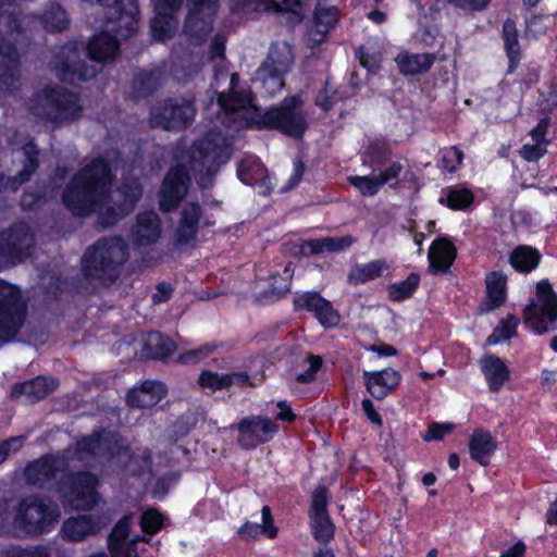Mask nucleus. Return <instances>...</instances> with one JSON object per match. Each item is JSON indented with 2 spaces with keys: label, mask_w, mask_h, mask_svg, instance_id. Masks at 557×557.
<instances>
[{
  "label": "nucleus",
  "mask_w": 557,
  "mask_h": 557,
  "mask_svg": "<svg viewBox=\"0 0 557 557\" xmlns=\"http://www.w3.org/2000/svg\"><path fill=\"white\" fill-rule=\"evenodd\" d=\"M261 515L262 524L247 521L238 529L237 533L242 539L256 540L262 534L267 535L269 539L276 536L277 529L273 525L270 508L264 506L261 510Z\"/></svg>",
  "instance_id": "f704fd0d"
},
{
  "label": "nucleus",
  "mask_w": 557,
  "mask_h": 557,
  "mask_svg": "<svg viewBox=\"0 0 557 557\" xmlns=\"http://www.w3.org/2000/svg\"><path fill=\"white\" fill-rule=\"evenodd\" d=\"M270 0H232V9L239 12L269 11Z\"/></svg>",
  "instance_id": "052dcab7"
},
{
  "label": "nucleus",
  "mask_w": 557,
  "mask_h": 557,
  "mask_svg": "<svg viewBox=\"0 0 557 557\" xmlns=\"http://www.w3.org/2000/svg\"><path fill=\"white\" fill-rule=\"evenodd\" d=\"M428 257L433 269L444 272L454 262L456 248L447 238H438L432 243Z\"/></svg>",
  "instance_id": "72a5a7b5"
},
{
  "label": "nucleus",
  "mask_w": 557,
  "mask_h": 557,
  "mask_svg": "<svg viewBox=\"0 0 557 557\" xmlns=\"http://www.w3.org/2000/svg\"><path fill=\"white\" fill-rule=\"evenodd\" d=\"M33 247V235L25 224H17L0 235V269L22 261Z\"/></svg>",
  "instance_id": "9b49d317"
},
{
  "label": "nucleus",
  "mask_w": 557,
  "mask_h": 557,
  "mask_svg": "<svg viewBox=\"0 0 557 557\" xmlns=\"http://www.w3.org/2000/svg\"><path fill=\"white\" fill-rule=\"evenodd\" d=\"M162 383L146 381L139 387L133 388L127 395V404L132 407L150 408L157 405L165 395Z\"/></svg>",
  "instance_id": "5701e85b"
},
{
  "label": "nucleus",
  "mask_w": 557,
  "mask_h": 557,
  "mask_svg": "<svg viewBox=\"0 0 557 557\" xmlns=\"http://www.w3.org/2000/svg\"><path fill=\"white\" fill-rule=\"evenodd\" d=\"M44 24L48 32H65L69 26L66 12L59 5H52L44 15Z\"/></svg>",
  "instance_id": "a18cd8bd"
},
{
  "label": "nucleus",
  "mask_w": 557,
  "mask_h": 557,
  "mask_svg": "<svg viewBox=\"0 0 557 557\" xmlns=\"http://www.w3.org/2000/svg\"><path fill=\"white\" fill-rule=\"evenodd\" d=\"M119 46L116 37H91L87 45V52L90 60L104 63L114 59Z\"/></svg>",
  "instance_id": "c9c22d12"
},
{
  "label": "nucleus",
  "mask_w": 557,
  "mask_h": 557,
  "mask_svg": "<svg viewBox=\"0 0 557 557\" xmlns=\"http://www.w3.org/2000/svg\"><path fill=\"white\" fill-rule=\"evenodd\" d=\"M355 243V238L350 235L342 237H321L307 242V247L312 253H321L324 251L339 252L349 248Z\"/></svg>",
  "instance_id": "ea45409f"
},
{
  "label": "nucleus",
  "mask_w": 557,
  "mask_h": 557,
  "mask_svg": "<svg viewBox=\"0 0 557 557\" xmlns=\"http://www.w3.org/2000/svg\"><path fill=\"white\" fill-rule=\"evenodd\" d=\"M486 300L487 310L500 306L506 298V275L502 272H492L486 275Z\"/></svg>",
  "instance_id": "58836bf2"
},
{
  "label": "nucleus",
  "mask_w": 557,
  "mask_h": 557,
  "mask_svg": "<svg viewBox=\"0 0 557 557\" xmlns=\"http://www.w3.org/2000/svg\"><path fill=\"white\" fill-rule=\"evenodd\" d=\"M193 102L187 99L166 100L154 106L150 112V124L163 129H181L194 119Z\"/></svg>",
  "instance_id": "9d476101"
},
{
  "label": "nucleus",
  "mask_w": 557,
  "mask_h": 557,
  "mask_svg": "<svg viewBox=\"0 0 557 557\" xmlns=\"http://www.w3.org/2000/svg\"><path fill=\"white\" fill-rule=\"evenodd\" d=\"M395 62L399 72L406 76H416L426 73L435 62L433 53H411L401 51Z\"/></svg>",
  "instance_id": "a878e982"
},
{
  "label": "nucleus",
  "mask_w": 557,
  "mask_h": 557,
  "mask_svg": "<svg viewBox=\"0 0 557 557\" xmlns=\"http://www.w3.org/2000/svg\"><path fill=\"white\" fill-rule=\"evenodd\" d=\"M26 161L24 169L20 172L15 180H18V184L26 182L29 176L35 172L37 168L36 151L33 144L27 145L25 148Z\"/></svg>",
  "instance_id": "13d9d810"
},
{
  "label": "nucleus",
  "mask_w": 557,
  "mask_h": 557,
  "mask_svg": "<svg viewBox=\"0 0 557 557\" xmlns=\"http://www.w3.org/2000/svg\"><path fill=\"white\" fill-rule=\"evenodd\" d=\"M297 309H305L313 313L318 321L325 327H333L339 322V314L331 302L322 298L318 293H304L294 298Z\"/></svg>",
  "instance_id": "a211bd4d"
},
{
  "label": "nucleus",
  "mask_w": 557,
  "mask_h": 557,
  "mask_svg": "<svg viewBox=\"0 0 557 557\" xmlns=\"http://www.w3.org/2000/svg\"><path fill=\"white\" fill-rule=\"evenodd\" d=\"M313 535L319 542H329L334 535V527L326 515L310 516Z\"/></svg>",
  "instance_id": "09e8293b"
},
{
  "label": "nucleus",
  "mask_w": 557,
  "mask_h": 557,
  "mask_svg": "<svg viewBox=\"0 0 557 557\" xmlns=\"http://www.w3.org/2000/svg\"><path fill=\"white\" fill-rule=\"evenodd\" d=\"M327 490L323 486L315 488L312 495L310 516L326 515Z\"/></svg>",
  "instance_id": "e2e57ef3"
},
{
  "label": "nucleus",
  "mask_w": 557,
  "mask_h": 557,
  "mask_svg": "<svg viewBox=\"0 0 557 557\" xmlns=\"http://www.w3.org/2000/svg\"><path fill=\"white\" fill-rule=\"evenodd\" d=\"M391 269L389 263L385 259H376L367 263L355 264L347 276L350 284H364L369 281L379 278Z\"/></svg>",
  "instance_id": "473e14b6"
},
{
  "label": "nucleus",
  "mask_w": 557,
  "mask_h": 557,
  "mask_svg": "<svg viewBox=\"0 0 557 557\" xmlns=\"http://www.w3.org/2000/svg\"><path fill=\"white\" fill-rule=\"evenodd\" d=\"M548 119H542L530 133V141L520 149V156L527 161H537L547 152L546 133Z\"/></svg>",
  "instance_id": "bb28decb"
},
{
  "label": "nucleus",
  "mask_w": 557,
  "mask_h": 557,
  "mask_svg": "<svg viewBox=\"0 0 557 557\" xmlns=\"http://www.w3.org/2000/svg\"><path fill=\"white\" fill-rule=\"evenodd\" d=\"M100 529L101 524L91 516H81L67 519L62 525L61 533L64 539L78 542Z\"/></svg>",
  "instance_id": "2f4dec72"
},
{
  "label": "nucleus",
  "mask_w": 557,
  "mask_h": 557,
  "mask_svg": "<svg viewBox=\"0 0 557 557\" xmlns=\"http://www.w3.org/2000/svg\"><path fill=\"white\" fill-rule=\"evenodd\" d=\"M7 557H49L48 549L44 546L24 549L21 547H13L8 552Z\"/></svg>",
  "instance_id": "338daca9"
},
{
  "label": "nucleus",
  "mask_w": 557,
  "mask_h": 557,
  "mask_svg": "<svg viewBox=\"0 0 557 557\" xmlns=\"http://www.w3.org/2000/svg\"><path fill=\"white\" fill-rule=\"evenodd\" d=\"M60 511L57 505L42 498H24L16 512V523L26 533H44L58 521Z\"/></svg>",
  "instance_id": "6e6552de"
},
{
  "label": "nucleus",
  "mask_w": 557,
  "mask_h": 557,
  "mask_svg": "<svg viewBox=\"0 0 557 557\" xmlns=\"http://www.w3.org/2000/svg\"><path fill=\"white\" fill-rule=\"evenodd\" d=\"M308 363V370L304 373H299L296 377L299 383H309L313 381L315 372L321 368L322 359L319 356H309Z\"/></svg>",
  "instance_id": "774afa93"
},
{
  "label": "nucleus",
  "mask_w": 557,
  "mask_h": 557,
  "mask_svg": "<svg viewBox=\"0 0 557 557\" xmlns=\"http://www.w3.org/2000/svg\"><path fill=\"white\" fill-rule=\"evenodd\" d=\"M32 110L35 115L58 122L78 117L82 108L75 95L51 88L36 97Z\"/></svg>",
  "instance_id": "0eeeda50"
},
{
  "label": "nucleus",
  "mask_w": 557,
  "mask_h": 557,
  "mask_svg": "<svg viewBox=\"0 0 557 557\" xmlns=\"http://www.w3.org/2000/svg\"><path fill=\"white\" fill-rule=\"evenodd\" d=\"M270 10L292 13L297 22L301 20V2L299 0H270Z\"/></svg>",
  "instance_id": "6e6d98bb"
},
{
  "label": "nucleus",
  "mask_w": 557,
  "mask_h": 557,
  "mask_svg": "<svg viewBox=\"0 0 557 557\" xmlns=\"http://www.w3.org/2000/svg\"><path fill=\"white\" fill-rule=\"evenodd\" d=\"M129 517L122 518L114 527L109 537L112 557H138L134 548L135 542H127Z\"/></svg>",
  "instance_id": "c85d7f7f"
},
{
  "label": "nucleus",
  "mask_w": 557,
  "mask_h": 557,
  "mask_svg": "<svg viewBox=\"0 0 557 557\" xmlns=\"http://www.w3.org/2000/svg\"><path fill=\"white\" fill-rule=\"evenodd\" d=\"M110 172L103 159L81 169L63 193L65 207L79 216L98 213L104 225L113 224L129 213L141 196V188L137 182H131L108 194Z\"/></svg>",
  "instance_id": "f257e3e1"
},
{
  "label": "nucleus",
  "mask_w": 557,
  "mask_h": 557,
  "mask_svg": "<svg viewBox=\"0 0 557 557\" xmlns=\"http://www.w3.org/2000/svg\"><path fill=\"white\" fill-rule=\"evenodd\" d=\"M315 22L324 26L323 33H329L338 22V10L335 7H326L321 2L318 3L314 12Z\"/></svg>",
  "instance_id": "3c124183"
},
{
  "label": "nucleus",
  "mask_w": 557,
  "mask_h": 557,
  "mask_svg": "<svg viewBox=\"0 0 557 557\" xmlns=\"http://www.w3.org/2000/svg\"><path fill=\"white\" fill-rule=\"evenodd\" d=\"M505 50L509 59L508 72L512 73L520 61V46L518 44L517 37H506Z\"/></svg>",
  "instance_id": "0e129e2a"
},
{
  "label": "nucleus",
  "mask_w": 557,
  "mask_h": 557,
  "mask_svg": "<svg viewBox=\"0 0 557 557\" xmlns=\"http://www.w3.org/2000/svg\"><path fill=\"white\" fill-rule=\"evenodd\" d=\"M462 159L463 153L457 147H449L445 149L442 154L443 166L449 172L457 170V168L461 164Z\"/></svg>",
  "instance_id": "680f3d73"
},
{
  "label": "nucleus",
  "mask_w": 557,
  "mask_h": 557,
  "mask_svg": "<svg viewBox=\"0 0 557 557\" xmlns=\"http://www.w3.org/2000/svg\"><path fill=\"white\" fill-rule=\"evenodd\" d=\"M98 479L89 472L78 473L70 491L65 493L66 502L75 509H88L98 500L96 487Z\"/></svg>",
  "instance_id": "f3484780"
},
{
  "label": "nucleus",
  "mask_w": 557,
  "mask_h": 557,
  "mask_svg": "<svg viewBox=\"0 0 557 557\" xmlns=\"http://www.w3.org/2000/svg\"><path fill=\"white\" fill-rule=\"evenodd\" d=\"M473 201V195L466 188H451L447 191L446 203L453 210H462Z\"/></svg>",
  "instance_id": "603ef678"
},
{
  "label": "nucleus",
  "mask_w": 557,
  "mask_h": 557,
  "mask_svg": "<svg viewBox=\"0 0 557 557\" xmlns=\"http://www.w3.org/2000/svg\"><path fill=\"white\" fill-rule=\"evenodd\" d=\"M292 281V272L288 265L283 270L282 275L270 276V294L280 296L289 289Z\"/></svg>",
  "instance_id": "4d7b16f0"
},
{
  "label": "nucleus",
  "mask_w": 557,
  "mask_h": 557,
  "mask_svg": "<svg viewBox=\"0 0 557 557\" xmlns=\"http://www.w3.org/2000/svg\"><path fill=\"white\" fill-rule=\"evenodd\" d=\"M132 235L137 245L156 243L161 235V224L157 213L148 211L139 214Z\"/></svg>",
  "instance_id": "b1692460"
},
{
  "label": "nucleus",
  "mask_w": 557,
  "mask_h": 557,
  "mask_svg": "<svg viewBox=\"0 0 557 557\" xmlns=\"http://www.w3.org/2000/svg\"><path fill=\"white\" fill-rule=\"evenodd\" d=\"M400 381V373L393 368H386L380 371H363L366 389L377 400H382L392 394L397 388Z\"/></svg>",
  "instance_id": "6ab92c4d"
},
{
  "label": "nucleus",
  "mask_w": 557,
  "mask_h": 557,
  "mask_svg": "<svg viewBox=\"0 0 557 557\" xmlns=\"http://www.w3.org/2000/svg\"><path fill=\"white\" fill-rule=\"evenodd\" d=\"M107 18L104 27L97 35H131L138 30V4L136 0H126L117 13L98 12Z\"/></svg>",
  "instance_id": "2eb2a0df"
},
{
  "label": "nucleus",
  "mask_w": 557,
  "mask_h": 557,
  "mask_svg": "<svg viewBox=\"0 0 557 557\" xmlns=\"http://www.w3.org/2000/svg\"><path fill=\"white\" fill-rule=\"evenodd\" d=\"M420 282V276L417 273H410L406 280L394 283L388 287V296L393 301H401L410 297Z\"/></svg>",
  "instance_id": "c03bdc74"
},
{
  "label": "nucleus",
  "mask_w": 557,
  "mask_h": 557,
  "mask_svg": "<svg viewBox=\"0 0 557 557\" xmlns=\"http://www.w3.org/2000/svg\"><path fill=\"white\" fill-rule=\"evenodd\" d=\"M27 315V305L21 290L0 280V343L13 341Z\"/></svg>",
  "instance_id": "423d86ee"
},
{
  "label": "nucleus",
  "mask_w": 557,
  "mask_h": 557,
  "mask_svg": "<svg viewBox=\"0 0 557 557\" xmlns=\"http://www.w3.org/2000/svg\"><path fill=\"white\" fill-rule=\"evenodd\" d=\"M61 463V459L54 457H46L33 461L24 471L25 479L28 484L44 485L54 476Z\"/></svg>",
  "instance_id": "7c9ffc66"
},
{
  "label": "nucleus",
  "mask_w": 557,
  "mask_h": 557,
  "mask_svg": "<svg viewBox=\"0 0 557 557\" xmlns=\"http://www.w3.org/2000/svg\"><path fill=\"white\" fill-rule=\"evenodd\" d=\"M237 430L239 444L246 448H253L269 442L277 432V426L268 417L250 416L238 423Z\"/></svg>",
  "instance_id": "ddd939ff"
},
{
  "label": "nucleus",
  "mask_w": 557,
  "mask_h": 557,
  "mask_svg": "<svg viewBox=\"0 0 557 557\" xmlns=\"http://www.w3.org/2000/svg\"><path fill=\"white\" fill-rule=\"evenodd\" d=\"M164 518L156 509H148L141 516V528L145 533H157L163 527Z\"/></svg>",
  "instance_id": "5fc2aeb1"
},
{
  "label": "nucleus",
  "mask_w": 557,
  "mask_h": 557,
  "mask_svg": "<svg viewBox=\"0 0 557 557\" xmlns=\"http://www.w3.org/2000/svg\"><path fill=\"white\" fill-rule=\"evenodd\" d=\"M294 55L289 45L282 40L276 41L270 48L268 58L258 71V77L272 92L283 87V75L286 74L293 63Z\"/></svg>",
  "instance_id": "1a4fd4ad"
},
{
  "label": "nucleus",
  "mask_w": 557,
  "mask_h": 557,
  "mask_svg": "<svg viewBox=\"0 0 557 557\" xmlns=\"http://www.w3.org/2000/svg\"><path fill=\"white\" fill-rule=\"evenodd\" d=\"M409 172L408 165L401 162H393L385 171L377 172L382 186L389 184L396 186L401 178H406Z\"/></svg>",
  "instance_id": "8fccbe9b"
},
{
  "label": "nucleus",
  "mask_w": 557,
  "mask_h": 557,
  "mask_svg": "<svg viewBox=\"0 0 557 557\" xmlns=\"http://www.w3.org/2000/svg\"><path fill=\"white\" fill-rule=\"evenodd\" d=\"M24 32L21 20L7 12L0 13V35H12Z\"/></svg>",
  "instance_id": "bf43d9fd"
},
{
  "label": "nucleus",
  "mask_w": 557,
  "mask_h": 557,
  "mask_svg": "<svg viewBox=\"0 0 557 557\" xmlns=\"http://www.w3.org/2000/svg\"><path fill=\"white\" fill-rule=\"evenodd\" d=\"M239 180L247 185H265L269 180L263 164L256 157L243 159L237 169Z\"/></svg>",
  "instance_id": "e433bc0d"
},
{
  "label": "nucleus",
  "mask_w": 557,
  "mask_h": 557,
  "mask_svg": "<svg viewBox=\"0 0 557 557\" xmlns=\"http://www.w3.org/2000/svg\"><path fill=\"white\" fill-rule=\"evenodd\" d=\"M79 62L78 54L73 51L71 58L73 69L70 62H65L63 67L60 69V78L65 82L74 83L76 81L90 79L96 75L97 69L95 66H78Z\"/></svg>",
  "instance_id": "79ce46f5"
},
{
  "label": "nucleus",
  "mask_w": 557,
  "mask_h": 557,
  "mask_svg": "<svg viewBox=\"0 0 557 557\" xmlns=\"http://www.w3.org/2000/svg\"><path fill=\"white\" fill-rule=\"evenodd\" d=\"M106 447V441L99 434H94L90 437H85L77 443L76 455L81 460L88 459L96 456Z\"/></svg>",
  "instance_id": "de8ad7c7"
},
{
  "label": "nucleus",
  "mask_w": 557,
  "mask_h": 557,
  "mask_svg": "<svg viewBox=\"0 0 557 557\" xmlns=\"http://www.w3.org/2000/svg\"><path fill=\"white\" fill-rule=\"evenodd\" d=\"M232 153L231 144L225 136L210 133L194 143L189 154V168L199 174V184L206 187L210 177L225 164Z\"/></svg>",
  "instance_id": "7ed1b4c3"
},
{
  "label": "nucleus",
  "mask_w": 557,
  "mask_h": 557,
  "mask_svg": "<svg viewBox=\"0 0 557 557\" xmlns=\"http://www.w3.org/2000/svg\"><path fill=\"white\" fill-rule=\"evenodd\" d=\"M480 368L490 391L498 392L510 377L506 363L497 356L488 355L481 359Z\"/></svg>",
  "instance_id": "393cba45"
},
{
  "label": "nucleus",
  "mask_w": 557,
  "mask_h": 557,
  "mask_svg": "<svg viewBox=\"0 0 557 557\" xmlns=\"http://www.w3.org/2000/svg\"><path fill=\"white\" fill-rule=\"evenodd\" d=\"M145 356L154 359H164L175 350L174 343L158 332L148 333L143 338Z\"/></svg>",
  "instance_id": "4c0bfd02"
},
{
  "label": "nucleus",
  "mask_w": 557,
  "mask_h": 557,
  "mask_svg": "<svg viewBox=\"0 0 557 557\" xmlns=\"http://www.w3.org/2000/svg\"><path fill=\"white\" fill-rule=\"evenodd\" d=\"M18 75L17 53L5 37H0V90H9Z\"/></svg>",
  "instance_id": "412c9836"
},
{
  "label": "nucleus",
  "mask_w": 557,
  "mask_h": 557,
  "mask_svg": "<svg viewBox=\"0 0 557 557\" xmlns=\"http://www.w3.org/2000/svg\"><path fill=\"white\" fill-rule=\"evenodd\" d=\"M520 321L513 314H507L506 318L499 321L498 325L494 329L493 333L487 337L488 345H495L500 341L510 339L517 336V327Z\"/></svg>",
  "instance_id": "37998d69"
},
{
  "label": "nucleus",
  "mask_w": 557,
  "mask_h": 557,
  "mask_svg": "<svg viewBox=\"0 0 557 557\" xmlns=\"http://www.w3.org/2000/svg\"><path fill=\"white\" fill-rule=\"evenodd\" d=\"M238 75L231 76V91L220 94L218 104L223 111L222 123L227 125L257 126L277 128L288 136L299 137L306 129L305 116L301 112L298 98H292L280 108L265 112L258 121L255 120V108L249 92H237Z\"/></svg>",
  "instance_id": "f03ea898"
},
{
  "label": "nucleus",
  "mask_w": 557,
  "mask_h": 557,
  "mask_svg": "<svg viewBox=\"0 0 557 557\" xmlns=\"http://www.w3.org/2000/svg\"><path fill=\"white\" fill-rule=\"evenodd\" d=\"M215 350L212 344H205L180 355V361L185 364H195L211 356Z\"/></svg>",
  "instance_id": "864d4df0"
},
{
  "label": "nucleus",
  "mask_w": 557,
  "mask_h": 557,
  "mask_svg": "<svg viewBox=\"0 0 557 557\" xmlns=\"http://www.w3.org/2000/svg\"><path fill=\"white\" fill-rule=\"evenodd\" d=\"M57 381L45 376H37L34 380L23 382L12 388L13 397L25 396L27 400L35 401L46 397L57 388Z\"/></svg>",
  "instance_id": "c756f323"
},
{
  "label": "nucleus",
  "mask_w": 557,
  "mask_h": 557,
  "mask_svg": "<svg viewBox=\"0 0 557 557\" xmlns=\"http://www.w3.org/2000/svg\"><path fill=\"white\" fill-rule=\"evenodd\" d=\"M219 7L220 0H188V14L184 24L185 35L211 33Z\"/></svg>",
  "instance_id": "f8f14e48"
},
{
  "label": "nucleus",
  "mask_w": 557,
  "mask_h": 557,
  "mask_svg": "<svg viewBox=\"0 0 557 557\" xmlns=\"http://www.w3.org/2000/svg\"><path fill=\"white\" fill-rule=\"evenodd\" d=\"M496 448V441L488 431L483 429L473 431L469 442V451L473 460L481 466H487Z\"/></svg>",
  "instance_id": "cd10ccee"
},
{
  "label": "nucleus",
  "mask_w": 557,
  "mask_h": 557,
  "mask_svg": "<svg viewBox=\"0 0 557 557\" xmlns=\"http://www.w3.org/2000/svg\"><path fill=\"white\" fill-rule=\"evenodd\" d=\"M348 182L356 187L363 196H374L382 187L377 173L373 172L369 176H349Z\"/></svg>",
  "instance_id": "49530a36"
},
{
  "label": "nucleus",
  "mask_w": 557,
  "mask_h": 557,
  "mask_svg": "<svg viewBox=\"0 0 557 557\" xmlns=\"http://www.w3.org/2000/svg\"><path fill=\"white\" fill-rule=\"evenodd\" d=\"M525 326L537 334L554 330L557 321V293L547 280L536 285L535 300L523 310Z\"/></svg>",
  "instance_id": "39448f33"
},
{
  "label": "nucleus",
  "mask_w": 557,
  "mask_h": 557,
  "mask_svg": "<svg viewBox=\"0 0 557 557\" xmlns=\"http://www.w3.org/2000/svg\"><path fill=\"white\" fill-rule=\"evenodd\" d=\"M454 429L451 423H433L429 426L428 432L424 434L423 440L429 442L433 440H441Z\"/></svg>",
  "instance_id": "69168bd1"
},
{
  "label": "nucleus",
  "mask_w": 557,
  "mask_h": 557,
  "mask_svg": "<svg viewBox=\"0 0 557 557\" xmlns=\"http://www.w3.org/2000/svg\"><path fill=\"white\" fill-rule=\"evenodd\" d=\"M213 222L203 216L197 202L187 201L181 211V218L175 231V243L187 245L193 243L198 234L200 225H211Z\"/></svg>",
  "instance_id": "dca6fc26"
},
{
  "label": "nucleus",
  "mask_w": 557,
  "mask_h": 557,
  "mask_svg": "<svg viewBox=\"0 0 557 557\" xmlns=\"http://www.w3.org/2000/svg\"><path fill=\"white\" fill-rule=\"evenodd\" d=\"M541 260L539 251L529 246H519L510 255L511 265L520 272H530Z\"/></svg>",
  "instance_id": "a19ab883"
},
{
  "label": "nucleus",
  "mask_w": 557,
  "mask_h": 557,
  "mask_svg": "<svg viewBox=\"0 0 557 557\" xmlns=\"http://www.w3.org/2000/svg\"><path fill=\"white\" fill-rule=\"evenodd\" d=\"M183 0H153L156 15L151 20L152 35H170L177 29V13Z\"/></svg>",
  "instance_id": "aec40b11"
},
{
  "label": "nucleus",
  "mask_w": 557,
  "mask_h": 557,
  "mask_svg": "<svg viewBox=\"0 0 557 557\" xmlns=\"http://www.w3.org/2000/svg\"><path fill=\"white\" fill-rule=\"evenodd\" d=\"M126 258V245L120 237L104 239L87 251L84 269L89 276L111 281Z\"/></svg>",
  "instance_id": "20e7f679"
},
{
  "label": "nucleus",
  "mask_w": 557,
  "mask_h": 557,
  "mask_svg": "<svg viewBox=\"0 0 557 557\" xmlns=\"http://www.w3.org/2000/svg\"><path fill=\"white\" fill-rule=\"evenodd\" d=\"M198 384L211 392L228 388L232 385H250V377L246 372L218 373L203 370L198 377Z\"/></svg>",
  "instance_id": "4be33fe9"
},
{
  "label": "nucleus",
  "mask_w": 557,
  "mask_h": 557,
  "mask_svg": "<svg viewBox=\"0 0 557 557\" xmlns=\"http://www.w3.org/2000/svg\"><path fill=\"white\" fill-rule=\"evenodd\" d=\"M189 176L184 168L175 166L165 176L159 194V205L162 211L175 209L185 197L188 189Z\"/></svg>",
  "instance_id": "4468645a"
}]
</instances>
